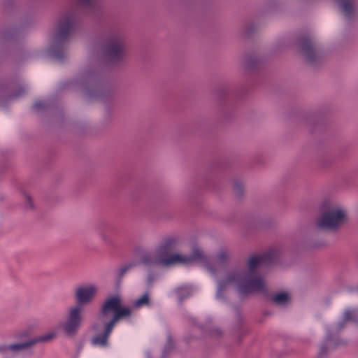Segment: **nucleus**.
Returning <instances> with one entry per match:
<instances>
[{
    "label": "nucleus",
    "instance_id": "nucleus-16",
    "mask_svg": "<svg viewBox=\"0 0 358 358\" xmlns=\"http://www.w3.org/2000/svg\"><path fill=\"white\" fill-rule=\"evenodd\" d=\"M20 32V28L17 26H3L0 28V42L15 38L19 35Z\"/></svg>",
    "mask_w": 358,
    "mask_h": 358
},
{
    "label": "nucleus",
    "instance_id": "nucleus-3",
    "mask_svg": "<svg viewBox=\"0 0 358 358\" xmlns=\"http://www.w3.org/2000/svg\"><path fill=\"white\" fill-rule=\"evenodd\" d=\"M76 27V17L72 13L63 16L55 30L48 54L58 62H63L67 57V42Z\"/></svg>",
    "mask_w": 358,
    "mask_h": 358
},
{
    "label": "nucleus",
    "instance_id": "nucleus-13",
    "mask_svg": "<svg viewBox=\"0 0 358 358\" xmlns=\"http://www.w3.org/2000/svg\"><path fill=\"white\" fill-rule=\"evenodd\" d=\"M120 297L118 295L113 296L107 298L101 305L100 308V317L99 320L103 324L106 322L105 320L110 313L115 314L117 308L120 304Z\"/></svg>",
    "mask_w": 358,
    "mask_h": 358
},
{
    "label": "nucleus",
    "instance_id": "nucleus-22",
    "mask_svg": "<svg viewBox=\"0 0 358 358\" xmlns=\"http://www.w3.org/2000/svg\"><path fill=\"white\" fill-rule=\"evenodd\" d=\"M148 305H150V298H149L148 292L145 293L142 296L136 299L133 302V306L136 308H139L143 306H148Z\"/></svg>",
    "mask_w": 358,
    "mask_h": 358
},
{
    "label": "nucleus",
    "instance_id": "nucleus-11",
    "mask_svg": "<svg viewBox=\"0 0 358 358\" xmlns=\"http://www.w3.org/2000/svg\"><path fill=\"white\" fill-rule=\"evenodd\" d=\"M84 78L86 85L93 84L97 88L96 90L88 89V95L90 97H101L104 94V90L100 85L101 73L98 69L85 71Z\"/></svg>",
    "mask_w": 358,
    "mask_h": 358
},
{
    "label": "nucleus",
    "instance_id": "nucleus-9",
    "mask_svg": "<svg viewBox=\"0 0 358 358\" xmlns=\"http://www.w3.org/2000/svg\"><path fill=\"white\" fill-rule=\"evenodd\" d=\"M228 259L229 255L227 252L225 250H221L217 253L215 260H211L203 255V258L198 259L197 261H200L203 264L217 282V279L222 278L224 275V271H227L226 268L223 269L222 267L227 264ZM229 269L227 268V270Z\"/></svg>",
    "mask_w": 358,
    "mask_h": 358
},
{
    "label": "nucleus",
    "instance_id": "nucleus-8",
    "mask_svg": "<svg viewBox=\"0 0 358 358\" xmlns=\"http://www.w3.org/2000/svg\"><path fill=\"white\" fill-rule=\"evenodd\" d=\"M131 310L130 308L122 306V301L117 308L115 314L109 321L103 322V331L101 334H97L94 336L91 339V343L94 345H99L101 347H107L108 345V338L115 327L116 323L122 317L130 316Z\"/></svg>",
    "mask_w": 358,
    "mask_h": 358
},
{
    "label": "nucleus",
    "instance_id": "nucleus-35",
    "mask_svg": "<svg viewBox=\"0 0 358 358\" xmlns=\"http://www.w3.org/2000/svg\"><path fill=\"white\" fill-rule=\"evenodd\" d=\"M148 358H150V357H148Z\"/></svg>",
    "mask_w": 358,
    "mask_h": 358
},
{
    "label": "nucleus",
    "instance_id": "nucleus-26",
    "mask_svg": "<svg viewBox=\"0 0 358 358\" xmlns=\"http://www.w3.org/2000/svg\"><path fill=\"white\" fill-rule=\"evenodd\" d=\"M99 237L101 238L103 243L106 245H112L113 243V238L104 232L99 233Z\"/></svg>",
    "mask_w": 358,
    "mask_h": 358
},
{
    "label": "nucleus",
    "instance_id": "nucleus-7",
    "mask_svg": "<svg viewBox=\"0 0 358 358\" xmlns=\"http://www.w3.org/2000/svg\"><path fill=\"white\" fill-rule=\"evenodd\" d=\"M103 56L106 61L113 64L124 62L127 55V44L120 34L110 35L102 46Z\"/></svg>",
    "mask_w": 358,
    "mask_h": 358
},
{
    "label": "nucleus",
    "instance_id": "nucleus-31",
    "mask_svg": "<svg viewBox=\"0 0 358 358\" xmlns=\"http://www.w3.org/2000/svg\"><path fill=\"white\" fill-rule=\"evenodd\" d=\"M326 245V242L324 241H315L314 243H312V247L313 248H322V247H324Z\"/></svg>",
    "mask_w": 358,
    "mask_h": 358
},
{
    "label": "nucleus",
    "instance_id": "nucleus-29",
    "mask_svg": "<svg viewBox=\"0 0 358 358\" xmlns=\"http://www.w3.org/2000/svg\"><path fill=\"white\" fill-rule=\"evenodd\" d=\"M256 29L257 27L254 24H248L243 31V35L245 36H250L252 34L255 32Z\"/></svg>",
    "mask_w": 358,
    "mask_h": 358
},
{
    "label": "nucleus",
    "instance_id": "nucleus-32",
    "mask_svg": "<svg viewBox=\"0 0 358 358\" xmlns=\"http://www.w3.org/2000/svg\"><path fill=\"white\" fill-rule=\"evenodd\" d=\"M9 351L8 345H0V354L5 355Z\"/></svg>",
    "mask_w": 358,
    "mask_h": 358
},
{
    "label": "nucleus",
    "instance_id": "nucleus-10",
    "mask_svg": "<svg viewBox=\"0 0 358 358\" xmlns=\"http://www.w3.org/2000/svg\"><path fill=\"white\" fill-rule=\"evenodd\" d=\"M300 49L307 62L317 64L321 60V56L317 51L315 44L310 35L305 36L300 41Z\"/></svg>",
    "mask_w": 358,
    "mask_h": 358
},
{
    "label": "nucleus",
    "instance_id": "nucleus-34",
    "mask_svg": "<svg viewBox=\"0 0 358 358\" xmlns=\"http://www.w3.org/2000/svg\"><path fill=\"white\" fill-rule=\"evenodd\" d=\"M92 329H96V324H94V325L92 326Z\"/></svg>",
    "mask_w": 358,
    "mask_h": 358
},
{
    "label": "nucleus",
    "instance_id": "nucleus-27",
    "mask_svg": "<svg viewBox=\"0 0 358 358\" xmlns=\"http://www.w3.org/2000/svg\"><path fill=\"white\" fill-rule=\"evenodd\" d=\"M173 348V341L171 336H169L167 338V343L166 346L164 347V350L163 352V358H164L168 353L172 350Z\"/></svg>",
    "mask_w": 358,
    "mask_h": 358
},
{
    "label": "nucleus",
    "instance_id": "nucleus-2",
    "mask_svg": "<svg viewBox=\"0 0 358 358\" xmlns=\"http://www.w3.org/2000/svg\"><path fill=\"white\" fill-rule=\"evenodd\" d=\"M96 293L94 285L79 286L75 292L76 304L69 308L66 321L62 324V329L69 337L75 336L83 322V308L91 303Z\"/></svg>",
    "mask_w": 358,
    "mask_h": 358
},
{
    "label": "nucleus",
    "instance_id": "nucleus-20",
    "mask_svg": "<svg viewBox=\"0 0 358 358\" xmlns=\"http://www.w3.org/2000/svg\"><path fill=\"white\" fill-rule=\"evenodd\" d=\"M136 264H137L135 262H131L128 264H125L116 270L117 285L120 284L121 280L124 275H125V273L132 268L135 267Z\"/></svg>",
    "mask_w": 358,
    "mask_h": 358
},
{
    "label": "nucleus",
    "instance_id": "nucleus-23",
    "mask_svg": "<svg viewBox=\"0 0 358 358\" xmlns=\"http://www.w3.org/2000/svg\"><path fill=\"white\" fill-rule=\"evenodd\" d=\"M24 208L27 211L34 209V204L32 201V198L27 193L24 194Z\"/></svg>",
    "mask_w": 358,
    "mask_h": 358
},
{
    "label": "nucleus",
    "instance_id": "nucleus-25",
    "mask_svg": "<svg viewBox=\"0 0 358 358\" xmlns=\"http://www.w3.org/2000/svg\"><path fill=\"white\" fill-rule=\"evenodd\" d=\"M234 191L238 196H242L243 193V186L241 181L236 180L234 182Z\"/></svg>",
    "mask_w": 358,
    "mask_h": 358
},
{
    "label": "nucleus",
    "instance_id": "nucleus-21",
    "mask_svg": "<svg viewBox=\"0 0 358 358\" xmlns=\"http://www.w3.org/2000/svg\"><path fill=\"white\" fill-rule=\"evenodd\" d=\"M272 301L277 306H285L289 302V294L285 292H280L273 296Z\"/></svg>",
    "mask_w": 358,
    "mask_h": 358
},
{
    "label": "nucleus",
    "instance_id": "nucleus-1",
    "mask_svg": "<svg viewBox=\"0 0 358 358\" xmlns=\"http://www.w3.org/2000/svg\"><path fill=\"white\" fill-rule=\"evenodd\" d=\"M278 258L279 252L271 249L264 253L251 255L247 264L248 271L238 267L225 271L224 275L217 279L216 299H226L224 292L230 285L236 287L241 298L255 291H266L264 280L257 270L272 264Z\"/></svg>",
    "mask_w": 358,
    "mask_h": 358
},
{
    "label": "nucleus",
    "instance_id": "nucleus-15",
    "mask_svg": "<svg viewBox=\"0 0 358 358\" xmlns=\"http://www.w3.org/2000/svg\"><path fill=\"white\" fill-rule=\"evenodd\" d=\"M340 12L348 21H351L354 17L357 6L355 0H336Z\"/></svg>",
    "mask_w": 358,
    "mask_h": 358
},
{
    "label": "nucleus",
    "instance_id": "nucleus-33",
    "mask_svg": "<svg viewBox=\"0 0 358 358\" xmlns=\"http://www.w3.org/2000/svg\"><path fill=\"white\" fill-rule=\"evenodd\" d=\"M1 90L2 92H4L5 91V89H4V86L3 85H1Z\"/></svg>",
    "mask_w": 358,
    "mask_h": 358
},
{
    "label": "nucleus",
    "instance_id": "nucleus-28",
    "mask_svg": "<svg viewBox=\"0 0 358 358\" xmlns=\"http://www.w3.org/2000/svg\"><path fill=\"white\" fill-rule=\"evenodd\" d=\"M157 274L154 271H150L147 276V284L148 286H152V283L157 280Z\"/></svg>",
    "mask_w": 358,
    "mask_h": 358
},
{
    "label": "nucleus",
    "instance_id": "nucleus-24",
    "mask_svg": "<svg viewBox=\"0 0 358 358\" xmlns=\"http://www.w3.org/2000/svg\"><path fill=\"white\" fill-rule=\"evenodd\" d=\"M26 90L27 89L24 86H20L15 92L9 94L7 99L9 100L18 99L25 94Z\"/></svg>",
    "mask_w": 358,
    "mask_h": 358
},
{
    "label": "nucleus",
    "instance_id": "nucleus-6",
    "mask_svg": "<svg viewBox=\"0 0 358 358\" xmlns=\"http://www.w3.org/2000/svg\"><path fill=\"white\" fill-rule=\"evenodd\" d=\"M321 209L322 214L317 220L318 228L335 230L344 222L346 215L345 210L330 201H324Z\"/></svg>",
    "mask_w": 358,
    "mask_h": 358
},
{
    "label": "nucleus",
    "instance_id": "nucleus-14",
    "mask_svg": "<svg viewBox=\"0 0 358 358\" xmlns=\"http://www.w3.org/2000/svg\"><path fill=\"white\" fill-rule=\"evenodd\" d=\"M175 259H160L159 257H155L150 252H146L141 257L140 262L146 267H152L155 266H162L163 267H170V264L173 262Z\"/></svg>",
    "mask_w": 358,
    "mask_h": 358
},
{
    "label": "nucleus",
    "instance_id": "nucleus-5",
    "mask_svg": "<svg viewBox=\"0 0 358 358\" xmlns=\"http://www.w3.org/2000/svg\"><path fill=\"white\" fill-rule=\"evenodd\" d=\"M348 322L358 324V310L346 309L343 313L342 321L339 322L336 327L326 329V336L320 344L318 354L320 357H327L329 352L348 344L346 340L341 339L338 336Z\"/></svg>",
    "mask_w": 358,
    "mask_h": 358
},
{
    "label": "nucleus",
    "instance_id": "nucleus-4",
    "mask_svg": "<svg viewBox=\"0 0 358 358\" xmlns=\"http://www.w3.org/2000/svg\"><path fill=\"white\" fill-rule=\"evenodd\" d=\"M180 243V238L176 235H169L164 238L155 249V252L160 259H175L170 264V266L176 264H192L198 259L203 258V252L199 249L194 250L190 255H182L175 253Z\"/></svg>",
    "mask_w": 358,
    "mask_h": 358
},
{
    "label": "nucleus",
    "instance_id": "nucleus-30",
    "mask_svg": "<svg viewBox=\"0 0 358 358\" xmlns=\"http://www.w3.org/2000/svg\"><path fill=\"white\" fill-rule=\"evenodd\" d=\"M47 108V104L45 101H38L36 103H35L33 106V108L35 110H44Z\"/></svg>",
    "mask_w": 358,
    "mask_h": 358
},
{
    "label": "nucleus",
    "instance_id": "nucleus-19",
    "mask_svg": "<svg viewBox=\"0 0 358 358\" xmlns=\"http://www.w3.org/2000/svg\"><path fill=\"white\" fill-rule=\"evenodd\" d=\"M79 6L90 12H94L99 7L98 0H79Z\"/></svg>",
    "mask_w": 358,
    "mask_h": 358
},
{
    "label": "nucleus",
    "instance_id": "nucleus-18",
    "mask_svg": "<svg viewBox=\"0 0 358 358\" xmlns=\"http://www.w3.org/2000/svg\"><path fill=\"white\" fill-rule=\"evenodd\" d=\"M176 292L178 295L180 303H182L185 299L192 294L193 289L190 286L185 285L176 289Z\"/></svg>",
    "mask_w": 358,
    "mask_h": 358
},
{
    "label": "nucleus",
    "instance_id": "nucleus-12",
    "mask_svg": "<svg viewBox=\"0 0 358 358\" xmlns=\"http://www.w3.org/2000/svg\"><path fill=\"white\" fill-rule=\"evenodd\" d=\"M56 337L55 332H50L47 334L31 338L26 342L8 345L9 351L19 352L30 348L38 343L48 342Z\"/></svg>",
    "mask_w": 358,
    "mask_h": 358
},
{
    "label": "nucleus",
    "instance_id": "nucleus-17",
    "mask_svg": "<svg viewBox=\"0 0 358 358\" xmlns=\"http://www.w3.org/2000/svg\"><path fill=\"white\" fill-rule=\"evenodd\" d=\"M264 62L255 55H247L244 58V66L247 71H255L262 68Z\"/></svg>",
    "mask_w": 358,
    "mask_h": 358
}]
</instances>
